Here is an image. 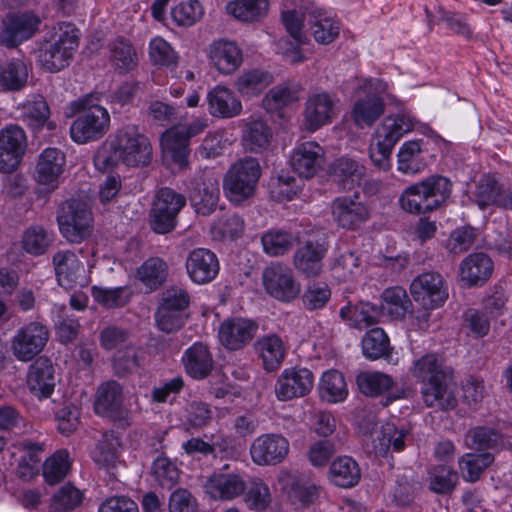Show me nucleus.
Instances as JSON below:
<instances>
[{
  "mask_svg": "<svg viewBox=\"0 0 512 512\" xmlns=\"http://www.w3.org/2000/svg\"><path fill=\"white\" fill-rule=\"evenodd\" d=\"M79 29L70 22L51 27L38 49V60L48 72H58L69 66L79 46Z\"/></svg>",
  "mask_w": 512,
  "mask_h": 512,
  "instance_id": "4",
  "label": "nucleus"
},
{
  "mask_svg": "<svg viewBox=\"0 0 512 512\" xmlns=\"http://www.w3.org/2000/svg\"><path fill=\"white\" fill-rule=\"evenodd\" d=\"M209 57L214 67L224 75L234 73L243 62L241 48L227 39L214 41L209 47Z\"/></svg>",
  "mask_w": 512,
  "mask_h": 512,
  "instance_id": "28",
  "label": "nucleus"
},
{
  "mask_svg": "<svg viewBox=\"0 0 512 512\" xmlns=\"http://www.w3.org/2000/svg\"><path fill=\"white\" fill-rule=\"evenodd\" d=\"M262 282L268 295L284 303L293 301L301 292V284L292 269L280 263H273L263 270Z\"/></svg>",
  "mask_w": 512,
  "mask_h": 512,
  "instance_id": "12",
  "label": "nucleus"
},
{
  "mask_svg": "<svg viewBox=\"0 0 512 512\" xmlns=\"http://www.w3.org/2000/svg\"><path fill=\"white\" fill-rule=\"evenodd\" d=\"M93 214L81 199L64 201L57 211V223L61 235L69 242L79 244L88 239L93 231Z\"/></svg>",
  "mask_w": 512,
  "mask_h": 512,
  "instance_id": "7",
  "label": "nucleus"
},
{
  "mask_svg": "<svg viewBox=\"0 0 512 512\" xmlns=\"http://www.w3.org/2000/svg\"><path fill=\"white\" fill-rule=\"evenodd\" d=\"M381 311H386L393 319H402L412 307L406 290L401 287L387 288L382 293Z\"/></svg>",
  "mask_w": 512,
  "mask_h": 512,
  "instance_id": "47",
  "label": "nucleus"
},
{
  "mask_svg": "<svg viewBox=\"0 0 512 512\" xmlns=\"http://www.w3.org/2000/svg\"><path fill=\"white\" fill-rule=\"evenodd\" d=\"M272 130L262 120L249 122L243 131V144L251 152H262L267 149L271 139Z\"/></svg>",
  "mask_w": 512,
  "mask_h": 512,
  "instance_id": "46",
  "label": "nucleus"
},
{
  "mask_svg": "<svg viewBox=\"0 0 512 512\" xmlns=\"http://www.w3.org/2000/svg\"><path fill=\"white\" fill-rule=\"evenodd\" d=\"M326 252L327 247L324 243L309 240L296 250L294 266L307 277L317 276L322 270V260Z\"/></svg>",
  "mask_w": 512,
  "mask_h": 512,
  "instance_id": "32",
  "label": "nucleus"
},
{
  "mask_svg": "<svg viewBox=\"0 0 512 512\" xmlns=\"http://www.w3.org/2000/svg\"><path fill=\"white\" fill-rule=\"evenodd\" d=\"M320 390L322 398L332 403L341 402L348 395L344 376L337 370L323 373L320 381Z\"/></svg>",
  "mask_w": 512,
  "mask_h": 512,
  "instance_id": "51",
  "label": "nucleus"
},
{
  "mask_svg": "<svg viewBox=\"0 0 512 512\" xmlns=\"http://www.w3.org/2000/svg\"><path fill=\"white\" fill-rule=\"evenodd\" d=\"M205 493L213 500L230 501L246 490V482L239 472H214L204 485Z\"/></svg>",
  "mask_w": 512,
  "mask_h": 512,
  "instance_id": "19",
  "label": "nucleus"
},
{
  "mask_svg": "<svg viewBox=\"0 0 512 512\" xmlns=\"http://www.w3.org/2000/svg\"><path fill=\"white\" fill-rule=\"evenodd\" d=\"M91 292L94 300L106 308L123 307L130 300V293L126 287L109 289L93 286Z\"/></svg>",
  "mask_w": 512,
  "mask_h": 512,
  "instance_id": "61",
  "label": "nucleus"
},
{
  "mask_svg": "<svg viewBox=\"0 0 512 512\" xmlns=\"http://www.w3.org/2000/svg\"><path fill=\"white\" fill-rule=\"evenodd\" d=\"M289 449L290 444L286 437L278 433H266L253 440L250 456L259 466H274L284 461Z\"/></svg>",
  "mask_w": 512,
  "mask_h": 512,
  "instance_id": "14",
  "label": "nucleus"
},
{
  "mask_svg": "<svg viewBox=\"0 0 512 512\" xmlns=\"http://www.w3.org/2000/svg\"><path fill=\"white\" fill-rule=\"evenodd\" d=\"M110 60L120 72H128L136 66L137 55L130 43L118 39L110 45Z\"/></svg>",
  "mask_w": 512,
  "mask_h": 512,
  "instance_id": "57",
  "label": "nucleus"
},
{
  "mask_svg": "<svg viewBox=\"0 0 512 512\" xmlns=\"http://www.w3.org/2000/svg\"><path fill=\"white\" fill-rule=\"evenodd\" d=\"M422 140L406 141L398 152V170L403 174L415 175L426 168L423 157Z\"/></svg>",
  "mask_w": 512,
  "mask_h": 512,
  "instance_id": "39",
  "label": "nucleus"
},
{
  "mask_svg": "<svg viewBox=\"0 0 512 512\" xmlns=\"http://www.w3.org/2000/svg\"><path fill=\"white\" fill-rule=\"evenodd\" d=\"M186 271L196 284L212 282L219 273V261L214 252L206 248L192 250L186 259Z\"/></svg>",
  "mask_w": 512,
  "mask_h": 512,
  "instance_id": "21",
  "label": "nucleus"
},
{
  "mask_svg": "<svg viewBox=\"0 0 512 512\" xmlns=\"http://www.w3.org/2000/svg\"><path fill=\"white\" fill-rule=\"evenodd\" d=\"M312 34L315 40L320 44H329L339 35V25L336 21L323 17V14L316 10L311 15Z\"/></svg>",
  "mask_w": 512,
  "mask_h": 512,
  "instance_id": "58",
  "label": "nucleus"
},
{
  "mask_svg": "<svg viewBox=\"0 0 512 512\" xmlns=\"http://www.w3.org/2000/svg\"><path fill=\"white\" fill-rule=\"evenodd\" d=\"M27 386L39 399L51 396L55 388V370L50 359L39 357L29 366Z\"/></svg>",
  "mask_w": 512,
  "mask_h": 512,
  "instance_id": "25",
  "label": "nucleus"
},
{
  "mask_svg": "<svg viewBox=\"0 0 512 512\" xmlns=\"http://www.w3.org/2000/svg\"><path fill=\"white\" fill-rule=\"evenodd\" d=\"M288 500L297 509H305L315 504L320 497L321 487L308 477L287 473L279 479Z\"/></svg>",
  "mask_w": 512,
  "mask_h": 512,
  "instance_id": "18",
  "label": "nucleus"
},
{
  "mask_svg": "<svg viewBox=\"0 0 512 512\" xmlns=\"http://www.w3.org/2000/svg\"><path fill=\"white\" fill-rule=\"evenodd\" d=\"M49 339L48 328L38 321L30 322L17 330L11 341L16 359L28 362L37 356Z\"/></svg>",
  "mask_w": 512,
  "mask_h": 512,
  "instance_id": "13",
  "label": "nucleus"
},
{
  "mask_svg": "<svg viewBox=\"0 0 512 512\" xmlns=\"http://www.w3.org/2000/svg\"><path fill=\"white\" fill-rule=\"evenodd\" d=\"M226 9L240 21L253 22L266 16L269 0H235L229 2Z\"/></svg>",
  "mask_w": 512,
  "mask_h": 512,
  "instance_id": "45",
  "label": "nucleus"
},
{
  "mask_svg": "<svg viewBox=\"0 0 512 512\" xmlns=\"http://www.w3.org/2000/svg\"><path fill=\"white\" fill-rule=\"evenodd\" d=\"M83 499V492L71 483H67L52 495L51 508L55 512H71L82 504Z\"/></svg>",
  "mask_w": 512,
  "mask_h": 512,
  "instance_id": "55",
  "label": "nucleus"
},
{
  "mask_svg": "<svg viewBox=\"0 0 512 512\" xmlns=\"http://www.w3.org/2000/svg\"><path fill=\"white\" fill-rule=\"evenodd\" d=\"M412 440L411 428L402 421L386 422L373 439L374 451L377 455L387 457L389 452H401Z\"/></svg>",
  "mask_w": 512,
  "mask_h": 512,
  "instance_id": "20",
  "label": "nucleus"
},
{
  "mask_svg": "<svg viewBox=\"0 0 512 512\" xmlns=\"http://www.w3.org/2000/svg\"><path fill=\"white\" fill-rule=\"evenodd\" d=\"M362 352L369 360L388 359L392 352L390 340L382 328H372L362 338Z\"/></svg>",
  "mask_w": 512,
  "mask_h": 512,
  "instance_id": "40",
  "label": "nucleus"
},
{
  "mask_svg": "<svg viewBox=\"0 0 512 512\" xmlns=\"http://www.w3.org/2000/svg\"><path fill=\"white\" fill-rule=\"evenodd\" d=\"M341 319L351 327L362 329L379 322L382 316L381 308L369 302H359L355 305L348 303L340 309Z\"/></svg>",
  "mask_w": 512,
  "mask_h": 512,
  "instance_id": "36",
  "label": "nucleus"
},
{
  "mask_svg": "<svg viewBox=\"0 0 512 512\" xmlns=\"http://www.w3.org/2000/svg\"><path fill=\"white\" fill-rule=\"evenodd\" d=\"M329 479L337 487L352 488L361 479V469L351 457H338L330 465Z\"/></svg>",
  "mask_w": 512,
  "mask_h": 512,
  "instance_id": "38",
  "label": "nucleus"
},
{
  "mask_svg": "<svg viewBox=\"0 0 512 512\" xmlns=\"http://www.w3.org/2000/svg\"><path fill=\"white\" fill-rule=\"evenodd\" d=\"M332 214L338 225L348 230L360 228L369 218L367 207L349 197L336 198L332 203Z\"/></svg>",
  "mask_w": 512,
  "mask_h": 512,
  "instance_id": "29",
  "label": "nucleus"
},
{
  "mask_svg": "<svg viewBox=\"0 0 512 512\" xmlns=\"http://www.w3.org/2000/svg\"><path fill=\"white\" fill-rule=\"evenodd\" d=\"M220 198L217 181H203L189 191V201L198 215L208 216L213 213Z\"/></svg>",
  "mask_w": 512,
  "mask_h": 512,
  "instance_id": "37",
  "label": "nucleus"
},
{
  "mask_svg": "<svg viewBox=\"0 0 512 512\" xmlns=\"http://www.w3.org/2000/svg\"><path fill=\"white\" fill-rule=\"evenodd\" d=\"M153 149L149 138L134 124H128L110 135L94 156V165L101 172L117 167L147 166L152 161Z\"/></svg>",
  "mask_w": 512,
  "mask_h": 512,
  "instance_id": "1",
  "label": "nucleus"
},
{
  "mask_svg": "<svg viewBox=\"0 0 512 512\" xmlns=\"http://www.w3.org/2000/svg\"><path fill=\"white\" fill-rule=\"evenodd\" d=\"M494 270L492 259L483 252L472 253L465 257L459 266L461 281L467 287L484 285Z\"/></svg>",
  "mask_w": 512,
  "mask_h": 512,
  "instance_id": "27",
  "label": "nucleus"
},
{
  "mask_svg": "<svg viewBox=\"0 0 512 512\" xmlns=\"http://www.w3.org/2000/svg\"><path fill=\"white\" fill-rule=\"evenodd\" d=\"M411 373L421 385V399L427 407L442 411L456 408L454 371L438 355L429 353L415 360Z\"/></svg>",
  "mask_w": 512,
  "mask_h": 512,
  "instance_id": "2",
  "label": "nucleus"
},
{
  "mask_svg": "<svg viewBox=\"0 0 512 512\" xmlns=\"http://www.w3.org/2000/svg\"><path fill=\"white\" fill-rule=\"evenodd\" d=\"M70 467L69 453L66 450L56 451L44 462L43 477L45 482L49 485L59 483L67 476Z\"/></svg>",
  "mask_w": 512,
  "mask_h": 512,
  "instance_id": "54",
  "label": "nucleus"
},
{
  "mask_svg": "<svg viewBox=\"0 0 512 512\" xmlns=\"http://www.w3.org/2000/svg\"><path fill=\"white\" fill-rule=\"evenodd\" d=\"M28 80V67L19 59L12 60L0 69V92L20 91Z\"/></svg>",
  "mask_w": 512,
  "mask_h": 512,
  "instance_id": "41",
  "label": "nucleus"
},
{
  "mask_svg": "<svg viewBox=\"0 0 512 512\" xmlns=\"http://www.w3.org/2000/svg\"><path fill=\"white\" fill-rule=\"evenodd\" d=\"M167 270L168 266L164 260L151 257L138 268L137 276L150 290H156L165 282Z\"/></svg>",
  "mask_w": 512,
  "mask_h": 512,
  "instance_id": "50",
  "label": "nucleus"
},
{
  "mask_svg": "<svg viewBox=\"0 0 512 512\" xmlns=\"http://www.w3.org/2000/svg\"><path fill=\"white\" fill-rule=\"evenodd\" d=\"M410 293L413 299L425 309L419 317L424 322L429 319L428 310L443 306L449 296L447 282L437 272H425L418 275L410 284Z\"/></svg>",
  "mask_w": 512,
  "mask_h": 512,
  "instance_id": "10",
  "label": "nucleus"
},
{
  "mask_svg": "<svg viewBox=\"0 0 512 512\" xmlns=\"http://www.w3.org/2000/svg\"><path fill=\"white\" fill-rule=\"evenodd\" d=\"M181 362L185 373L197 381L208 378L215 366L210 348L202 342L188 347L182 354Z\"/></svg>",
  "mask_w": 512,
  "mask_h": 512,
  "instance_id": "23",
  "label": "nucleus"
},
{
  "mask_svg": "<svg viewBox=\"0 0 512 512\" xmlns=\"http://www.w3.org/2000/svg\"><path fill=\"white\" fill-rule=\"evenodd\" d=\"M503 196L504 191L494 178L484 176L480 179L475 191V200L481 209L490 205L501 207Z\"/></svg>",
  "mask_w": 512,
  "mask_h": 512,
  "instance_id": "56",
  "label": "nucleus"
},
{
  "mask_svg": "<svg viewBox=\"0 0 512 512\" xmlns=\"http://www.w3.org/2000/svg\"><path fill=\"white\" fill-rule=\"evenodd\" d=\"M301 178L297 179L290 173H281L271 178L268 187L271 197L279 202L291 201L301 189Z\"/></svg>",
  "mask_w": 512,
  "mask_h": 512,
  "instance_id": "52",
  "label": "nucleus"
},
{
  "mask_svg": "<svg viewBox=\"0 0 512 512\" xmlns=\"http://www.w3.org/2000/svg\"><path fill=\"white\" fill-rule=\"evenodd\" d=\"M324 151L313 141L303 142L295 147L290 164L300 178H312L320 169Z\"/></svg>",
  "mask_w": 512,
  "mask_h": 512,
  "instance_id": "24",
  "label": "nucleus"
},
{
  "mask_svg": "<svg viewBox=\"0 0 512 512\" xmlns=\"http://www.w3.org/2000/svg\"><path fill=\"white\" fill-rule=\"evenodd\" d=\"M42 20L33 11L9 12L2 20L0 43L7 48H15L31 39L39 30Z\"/></svg>",
  "mask_w": 512,
  "mask_h": 512,
  "instance_id": "11",
  "label": "nucleus"
},
{
  "mask_svg": "<svg viewBox=\"0 0 512 512\" xmlns=\"http://www.w3.org/2000/svg\"><path fill=\"white\" fill-rule=\"evenodd\" d=\"M366 173V168L357 160L340 157L329 167V175L341 189L350 191L360 185Z\"/></svg>",
  "mask_w": 512,
  "mask_h": 512,
  "instance_id": "30",
  "label": "nucleus"
},
{
  "mask_svg": "<svg viewBox=\"0 0 512 512\" xmlns=\"http://www.w3.org/2000/svg\"><path fill=\"white\" fill-rule=\"evenodd\" d=\"M120 446V438L114 432L107 431L103 433L93 452L94 461L103 467L114 465Z\"/></svg>",
  "mask_w": 512,
  "mask_h": 512,
  "instance_id": "53",
  "label": "nucleus"
},
{
  "mask_svg": "<svg viewBox=\"0 0 512 512\" xmlns=\"http://www.w3.org/2000/svg\"><path fill=\"white\" fill-rule=\"evenodd\" d=\"M415 124L416 119L408 113L387 116L376 129L375 138L395 146L404 135L414 129Z\"/></svg>",
  "mask_w": 512,
  "mask_h": 512,
  "instance_id": "35",
  "label": "nucleus"
},
{
  "mask_svg": "<svg viewBox=\"0 0 512 512\" xmlns=\"http://www.w3.org/2000/svg\"><path fill=\"white\" fill-rule=\"evenodd\" d=\"M207 103L209 113L217 118H233L242 111L241 101L230 89L220 85L208 92Z\"/></svg>",
  "mask_w": 512,
  "mask_h": 512,
  "instance_id": "33",
  "label": "nucleus"
},
{
  "mask_svg": "<svg viewBox=\"0 0 512 512\" xmlns=\"http://www.w3.org/2000/svg\"><path fill=\"white\" fill-rule=\"evenodd\" d=\"M186 196L170 187L156 191L149 213V225L157 234L172 232L178 223V215L186 206Z\"/></svg>",
  "mask_w": 512,
  "mask_h": 512,
  "instance_id": "8",
  "label": "nucleus"
},
{
  "mask_svg": "<svg viewBox=\"0 0 512 512\" xmlns=\"http://www.w3.org/2000/svg\"><path fill=\"white\" fill-rule=\"evenodd\" d=\"M94 411L121 429L128 428L132 423L131 411L124 406V395L121 385L110 380L102 383L95 395Z\"/></svg>",
  "mask_w": 512,
  "mask_h": 512,
  "instance_id": "9",
  "label": "nucleus"
},
{
  "mask_svg": "<svg viewBox=\"0 0 512 512\" xmlns=\"http://www.w3.org/2000/svg\"><path fill=\"white\" fill-rule=\"evenodd\" d=\"M149 56L154 65L175 68L178 55L171 45L163 38L156 37L149 44Z\"/></svg>",
  "mask_w": 512,
  "mask_h": 512,
  "instance_id": "62",
  "label": "nucleus"
},
{
  "mask_svg": "<svg viewBox=\"0 0 512 512\" xmlns=\"http://www.w3.org/2000/svg\"><path fill=\"white\" fill-rule=\"evenodd\" d=\"M253 347L266 371L272 372L280 368L286 354L281 337L277 334L264 335L255 341Z\"/></svg>",
  "mask_w": 512,
  "mask_h": 512,
  "instance_id": "34",
  "label": "nucleus"
},
{
  "mask_svg": "<svg viewBox=\"0 0 512 512\" xmlns=\"http://www.w3.org/2000/svg\"><path fill=\"white\" fill-rule=\"evenodd\" d=\"M98 102L99 98L91 94L73 103L78 113L70 128L74 142L84 144L98 140L109 130L110 115Z\"/></svg>",
  "mask_w": 512,
  "mask_h": 512,
  "instance_id": "5",
  "label": "nucleus"
},
{
  "mask_svg": "<svg viewBox=\"0 0 512 512\" xmlns=\"http://www.w3.org/2000/svg\"><path fill=\"white\" fill-rule=\"evenodd\" d=\"M384 113V102L378 96H369L358 100L352 111L357 126H371Z\"/></svg>",
  "mask_w": 512,
  "mask_h": 512,
  "instance_id": "48",
  "label": "nucleus"
},
{
  "mask_svg": "<svg viewBox=\"0 0 512 512\" xmlns=\"http://www.w3.org/2000/svg\"><path fill=\"white\" fill-rule=\"evenodd\" d=\"M53 265L58 284L66 290L73 288L84 272L82 262L70 250H62L54 254Z\"/></svg>",
  "mask_w": 512,
  "mask_h": 512,
  "instance_id": "31",
  "label": "nucleus"
},
{
  "mask_svg": "<svg viewBox=\"0 0 512 512\" xmlns=\"http://www.w3.org/2000/svg\"><path fill=\"white\" fill-rule=\"evenodd\" d=\"M331 298V290L325 282L307 285L302 296L303 306L310 311L323 308Z\"/></svg>",
  "mask_w": 512,
  "mask_h": 512,
  "instance_id": "63",
  "label": "nucleus"
},
{
  "mask_svg": "<svg viewBox=\"0 0 512 512\" xmlns=\"http://www.w3.org/2000/svg\"><path fill=\"white\" fill-rule=\"evenodd\" d=\"M304 116L307 129L316 131L336 117V99L327 92L310 95L305 104Z\"/></svg>",
  "mask_w": 512,
  "mask_h": 512,
  "instance_id": "22",
  "label": "nucleus"
},
{
  "mask_svg": "<svg viewBox=\"0 0 512 512\" xmlns=\"http://www.w3.org/2000/svg\"><path fill=\"white\" fill-rule=\"evenodd\" d=\"M258 328V323L252 319L230 317L221 323L218 337L225 348L237 351L244 348L252 341Z\"/></svg>",
  "mask_w": 512,
  "mask_h": 512,
  "instance_id": "17",
  "label": "nucleus"
},
{
  "mask_svg": "<svg viewBox=\"0 0 512 512\" xmlns=\"http://www.w3.org/2000/svg\"><path fill=\"white\" fill-rule=\"evenodd\" d=\"M356 384L362 394L376 397L389 391L394 381L391 376L383 372L364 371L357 375Z\"/></svg>",
  "mask_w": 512,
  "mask_h": 512,
  "instance_id": "44",
  "label": "nucleus"
},
{
  "mask_svg": "<svg viewBox=\"0 0 512 512\" xmlns=\"http://www.w3.org/2000/svg\"><path fill=\"white\" fill-rule=\"evenodd\" d=\"M263 250L270 256H281L293 246L294 238L291 233L281 230H270L261 237Z\"/></svg>",
  "mask_w": 512,
  "mask_h": 512,
  "instance_id": "59",
  "label": "nucleus"
},
{
  "mask_svg": "<svg viewBox=\"0 0 512 512\" xmlns=\"http://www.w3.org/2000/svg\"><path fill=\"white\" fill-rule=\"evenodd\" d=\"M467 439L478 450H500L504 447V434L494 426H477L470 429Z\"/></svg>",
  "mask_w": 512,
  "mask_h": 512,
  "instance_id": "42",
  "label": "nucleus"
},
{
  "mask_svg": "<svg viewBox=\"0 0 512 512\" xmlns=\"http://www.w3.org/2000/svg\"><path fill=\"white\" fill-rule=\"evenodd\" d=\"M152 474L163 488H171L179 479V470L167 457L159 456L152 464Z\"/></svg>",
  "mask_w": 512,
  "mask_h": 512,
  "instance_id": "64",
  "label": "nucleus"
},
{
  "mask_svg": "<svg viewBox=\"0 0 512 512\" xmlns=\"http://www.w3.org/2000/svg\"><path fill=\"white\" fill-rule=\"evenodd\" d=\"M261 176V167L257 159L245 157L235 162L226 172L223 189L227 199L241 205L251 199Z\"/></svg>",
  "mask_w": 512,
  "mask_h": 512,
  "instance_id": "6",
  "label": "nucleus"
},
{
  "mask_svg": "<svg viewBox=\"0 0 512 512\" xmlns=\"http://www.w3.org/2000/svg\"><path fill=\"white\" fill-rule=\"evenodd\" d=\"M493 461L494 455L489 452L466 453L458 460V465L463 479L473 483L480 479Z\"/></svg>",
  "mask_w": 512,
  "mask_h": 512,
  "instance_id": "43",
  "label": "nucleus"
},
{
  "mask_svg": "<svg viewBox=\"0 0 512 512\" xmlns=\"http://www.w3.org/2000/svg\"><path fill=\"white\" fill-rule=\"evenodd\" d=\"M65 153L55 147L44 149L38 156L35 177L38 183L56 187L58 180L65 170Z\"/></svg>",
  "mask_w": 512,
  "mask_h": 512,
  "instance_id": "26",
  "label": "nucleus"
},
{
  "mask_svg": "<svg viewBox=\"0 0 512 512\" xmlns=\"http://www.w3.org/2000/svg\"><path fill=\"white\" fill-rule=\"evenodd\" d=\"M453 183L442 175H431L406 187L400 197L399 206L406 213L424 215L441 208L452 193Z\"/></svg>",
  "mask_w": 512,
  "mask_h": 512,
  "instance_id": "3",
  "label": "nucleus"
},
{
  "mask_svg": "<svg viewBox=\"0 0 512 512\" xmlns=\"http://www.w3.org/2000/svg\"><path fill=\"white\" fill-rule=\"evenodd\" d=\"M27 146L26 134L18 125L0 130V172L11 173L22 161Z\"/></svg>",
  "mask_w": 512,
  "mask_h": 512,
  "instance_id": "15",
  "label": "nucleus"
},
{
  "mask_svg": "<svg viewBox=\"0 0 512 512\" xmlns=\"http://www.w3.org/2000/svg\"><path fill=\"white\" fill-rule=\"evenodd\" d=\"M429 489L441 495L451 494L459 482L458 473L447 465H436L428 472Z\"/></svg>",
  "mask_w": 512,
  "mask_h": 512,
  "instance_id": "49",
  "label": "nucleus"
},
{
  "mask_svg": "<svg viewBox=\"0 0 512 512\" xmlns=\"http://www.w3.org/2000/svg\"><path fill=\"white\" fill-rule=\"evenodd\" d=\"M49 115V106L42 96H36L23 105L22 118L34 129L41 128L48 121Z\"/></svg>",
  "mask_w": 512,
  "mask_h": 512,
  "instance_id": "60",
  "label": "nucleus"
},
{
  "mask_svg": "<svg viewBox=\"0 0 512 512\" xmlns=\"http://www.w3.org/2000/svg\"><path fill=\"white\" fill-rule=\"evenodd\" d=\"M314 375L307 368H287L278 377L275 384V394L278 400L288 401L304 397L313 388Z\"/></svg>",
  "mask_w": 512,
  "mask_h": 512,
  "instance_id": "16",
  "label": "nucleus"
}]
</instances>
